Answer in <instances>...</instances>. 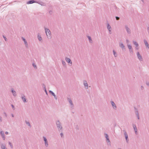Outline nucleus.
I'll list each match as a JSON object with an SVG mask.
<instances>
[{
    "instance_id": "1",
    "label": "nucleus",
    "mask_w": 149,
    "mask_h": 149,
    "mask_svg": "<svg viewBox=\"0 0 149 149\" xmlns=\"http://www.w3.org/2000/svg\"><path fill=\"white\" fill-rule=\"evenodd\" d=\"M56 124L58 131L60 132H62L63 129L60 121L59 120L56 121Z\"/></svg>"
},
{
    "instance_id": "2",
    "label": "nucleus",
    "mask_w": 149,
    "mask_h": 149,
    "mask_svg": "<svg viewBox=\"0 0 149 149\" xmlns=\"http://www.w3.org/2000/svg\"><path fill=\"white\" fill-rule=\"evenodd\" d=\"M46 35L48 39H51L52 38L51 32L49 29L44 28Z\"/></svg>"
},
{
    "instance_id": "3",
    "label": "nucleus",
    "mask_w": 149,
    "mask_h": 149,
    "mask_svg": "<svg viewBox=\"0 0 149 149\" xmlns=\"http://www.w3.org/2000/svg\"><path fill=\"white\" fill-rule=\"evenodd\" d=\"M68 101L69 103L70 104V107L72 109H73L74 107V105L72 101L70 98L68 97L67 98Z\"/></svg>"
},
{
    "instance_id": "4",
    "label": "nucleus",
    "mask_w": 149,
    "mask_h": 149,
    "mask_svg": "<svg viewBox=\"0 0 149 149\" xmlns=\"http://www.w3.org/2000/svg\"><path fill=\"white\" fill-rule=\"evenodd\" d=\"M43 140L45 142V146L46 147H48L49 146V144H48L47 140L46 138L45 137L43 136Z\"/></svg>"
},
{
    "instance_id": "5",
    "label": "nucleus",
    "mask_w": 149,
    "mask_h": 149,
    "mask_svg": "<svg viewBox=\"0 0 149 149\" xmlns=\"http://www.w3.org/2000/svg\"><path fill=\"white\" fill-rule=\"evenodd\" d=\"M119 47L122 49L123 50H125V48L122 42H120L119 43Z\"/></svg>"
},
{
    "instance_id": "6",
    "label": "nucleus",
    "mask_w": 149,
    "mask_h": 149,
    "mask_svg": "<svg viewBox=\"0 0 149 149\" xmlns=\"http://www.w3.org/2000/svg\"><path fill=\"white\" fill-rule=\"evenodd\" d=\"M136 55L138 58L139 59L140 61H143V58L141 56L140 54L138 52L136 53Z\"/></svg>"
},
{
    "instance_id": "7",
    "label": "nucleus",
    "mask_w": 149,
    "mask_h": 149,
    "mask_svg": "<svg viewBox=\"0 0 149 149\" xmlns=\"http://www.w3.org/2000/svg\"><path fill=\"white\" fill-rule=\"evenodd\" d=\"M125 28L127 33L128 34H131V31L130 29L128 27L127 25H126L125 26Z\"/></svg>"
},
{
    "instance_id": "8",
    "label": "nucleus",
    "mask_w": 149,
    "mask_h": 149,
    "mask_svg": "<svg viewBox=\"0 0 149 149\" xmlns=\"http://www.w3.org/2000/svg\"><path fill=\"white\" fill-rule=\"evenodd\" d=\"M143 41L146 48L148 49H149V45L147 41L146 40L144 39Z\"/></svg>"
},
{
    "instance_id": "9",
    "label": "nucleus",
    "mask_w": 149,
    "mask_h": 149,
    "mask_svg": "<svg viewBox=\"0 0 149 149\" xmlns=\"http://www.w3.org/2000/svg\"><path fill=\"white\" fill-rule=\"evenodd\" d=\"M132 125L135 133L136 134H137V129L136 128V125L134 124H132Z\"/></svg>"
},
{
    "instance_id": "10",
    "label": "nucleus",
    "mask_w": 149,
    "mask_h": 149,
    "mask_svg": "<svg viewBox=\"0 0 149 149\" xmlns=\"http://www.w3.org/2000/svg\"><path fill=\"white\" fill-rule=\"evenodd\" d=\"M65 59L66 61L68 63L70 64L71 65L72 64V62L70 59L67 57H66Z\"/></svg>"
},
{
    "instance_id": "11",
    "label": "nucleus",
    "mask_w": 149,
    "mask_h": 149,
    "mask_svg": "<svg viewBox=\"0 0 149 149\" xmlns=\"http://www.w3.org/2000/svg\"><path fill=\"white\" fill-rule=\"evenodd\" d=\"M83 83L85 88L86 89H88V86L87 81L86 80H84L83 81Z\"/></svg>"
},
{
    "instance_id": "12",
    "label": "nucleus",
    "mask_w": 149,
    "mask_h": 149,
    "mask_svg": "<svg viewBox=\"0 0 149 149\" xmlns=\"http://www.w3.org/2000/svg\"><path fill=\"white\" fill-rule=\"evenodd\" d=\"M35 3H38V2H37V1H35L34 0H30L27 2L26 3L27 4H31Z\"/></svg>"
},
{
    "instance_id": "13",
    "label": "nucleus",
    "mask_w": 149,
    "mask_h": 149,
    "mask_svg": "<svg viewBox=\"0 0 149 149\" xmlns=\"http://www.w3.org/2000/svg\"><path fill=\"white\" fill-rule=\"evenodd\" d=\"M0 133L3 140H5V137L4 132L3 131H1L0 132Z\"/></svg>"
},
{
    "instance_id": "14",
    "label": "nucleus",
    "mask_w": 149,
    "mask_h": 149,
    "mask_svg": "<svg viewBox=\"0 0 149 149\" xmlns=\"http://www.w3.org/2000/svg\"><path fill=\"white\" fill-rule=\"evenodd\" d=\"M111 103L113 109H116L117 108V106L114 102L113 101H111Z\"/></svg>"
},
{
    "instance_id": "15",
    "label": "nucleus",
    "mask_w": 149,
    "mask_h": 149,
    "mask_svg": "<svg viewBox=\"0 0 149 149\" xmlns=\"http://www.w3.org/2000/svg\"><path fill=\"white\" fill-rule=\"evenodd\" d=\"M21 98L22 100H23V102H27L26 99L25 98V96L23 94L22 95Z\"/></svg>"
},
{
    "instance_id": "16",
    "label": "nucleus",
    "mask_w": 149,
    "mask_h": 149,
    "mask_svg": "<svg viewBox=\"0 0 149 149\" xmlns=\"http://www.w3.org/2000/svg\"><path fill=\"white\" fill-rule=\"evenodd\" d=\"M23 40L24 42V43L26 46V47H28V45L27 43V42L26 40V39L24 38L23 37H22L21 38Z\"/></svg>"
},
{
    "instance_id": "17",
    "label": "nucleus",
    "mask_w": 149,
    "mask_h": 149,
    "mask_svg": "<svg viewBox=\"0 0 149 149\" xmlns=\"http://www.w3.org/2000/svg\"><path fill=\"white\" fill-rule=\"evenodd\" d=\"M1 149H5L7 148L6 147L5 144H1Z\"/></svg>"
},
{
    "instance_id": "18",
    "label": "nucleus",
    "mask_w": 149,
    "mask_h": 149,
    "mask_svg": "<svg viewBox=\"0 0 149 149\" xmlns=\"http://www.w3.org/2000/svg\"><path fill=\"white\" fill-rule=\"evenodd\" d=\"M11 92L14 96L16 97V92L15 91L13 90V89L11 90Z\"/></svg>"
},
{
    "instance_id": "19",
    "label": "nucleus",
    "mask_w": 149,
    "mask_h": 149,
    "mask_svg": "<svg viewBox=\"0 0 149 149\" xmlns=\"http://www.w3.org/2000/svg\"><path fill=\"white\" fill-rule=\"evenodd\" d=\"M87 38H88L89 42L90 43H92L93 42V40L91 39V37L89 36H87Z\"/></svg>"
},
{
    "instance_id": "20",
    "label": "nucleus",
    "mask_w": 149,
    "mask_h": 149,
    "mask_svg": "<svg viewBox=\"0 0 149 149\" xmlns=\"http://www.w3.org/2000/svg\"><path fill=\"white\" fill-rule=\"evenodd\" d=\"M133 43L134 45L136 47H138L139 46V44H138L135 41H133Z\"/></svg>"
},
{
    "instance_id": "21",
    "label": "nucleus",
    "mask_w": 149,
    "mask_h": 149,
    "mask_svg": "<svg viewBox=\"0 0 149 149\" xmlns=\"http://www.w3.org/2000/svg\"><path fill=\"white\" fill-rule=\"evenodd\" d=\"M107 28L108 30L111 29V27L108 23L107 24Z\"/></svg>"
},
{
    "instance_id": "22",
    "label": "nucleus",
    "mask_w": 149,
    "mask_h": 149,
    "mask_svg": "<svg viewBox=\"0 0 149 149\" xmlns=\"http://www.w3.org/2000/svg\"><path fill=\"white\" fill-rule=\"evenodd\" d=\"M38 38L40 41H41L42 40V38L40 35L38 34Z\"/></svg>"
},
{
    "instance_id": "23",
    "label": "nucleus",
    "mask_w": 149,
    "mask_h": 149,
    "mask_svg": "<svg viewBox=\"0 0 149 149\" xmlns=\"http://www.w3.org/2000/svg\"><path fill=\"white\" fill-rule=\"evenodd\" d=\"M123 131L124 132V135L125 137L128 136L127 134V132L125 130H123Z\"/></svg>"
},
{
    "instance_id": "24",
    "label": "nucleus",
    "mask_w": 149,
    "mask_h": 149,
    "mask_svg": "<svg viewBox=\"0 0 149 149\" xmlns=\"http://www.w3.org/2000/svg\"><path fill=\"white\" fill-rule=\"evenodd\" d=\"M25 122L26 123L27 125H28L30 127H31V125L29 122L27 121L26 120H25Z\"/></svg>"
},
{
    "instance_id": "25",
    "label": "nucleus",
    "mask_w": 149,
    "mask_h": 149,
    "mask_svg": "<svg viewBox=\"0 0 149 149\" xmlns=\"http://www.w3.org/2000/svg\"><path fill=\"white\" fill-rule=\"evenodd\" d=\"M113 52L114 56L115 57H116L117 56V54L116 53V52L114 50H113Z\"/></svg>"
},
{
    "instance_id": "26",
    "label": "nucleus",
    "mask_w": 149,
    "mask_h": 149,
    "mask_svg": "<svg viewBox=\"0 0 149 149\" xmlns=\"http://www.w3.org/2000/svg\"><path fill=\"white\" fill-rule=\"evenodd\" d=\"M136 115L138 119H139V113L137 111L136 112Z\"/></svg>"
},
{
    "instance_id": "27",
    "label": "nucleus",
    "mask_w": 149,
    "mask_h": 149,
    "mask_svg": "<svg viewBox=\"0 0 149 149\" xmlns=\"http://www.w3.org/2000/svg\"><path fill=\"white\" fill-rule=\"evenodd\" d=\"M62 64L63 65V66H64V67H66V63L65 62V61H64L63 60H62Z\"/></svg>"
},
{
    "instance_id": "28",
    "label": "nucleus",
    "mask_w": 149,
    "mask_h": 149,
    "mask_svg": "<svg viewBox=\"0 0 149 149\" xmlns=\"http://www.w3.org/2000/svg\"><path fill=\"white\" fill-rule=\"evenodd\" d=\"M106 141H107V143H109V145H111V142L109 139L107 138L106 139Z\"/></svg>"
},
{
    "instance_id": "29",
    "label": "nucleus",
    "mask_w": 149,
    "mask_h": 149,
    "mask_svg": "<svg viewBox=\"0 0 149 149\" xmlns=\"http://www.w3.org/2000/svg\"><path fill=\"white\" fill-rule=\"evenodd\" d=\"M125 139L127 143H128L129 141L128 138V136H125Z\"/></svg>"
},
{
    "instance_id": "30",
    "label": "nucleus",
    "mask_w": 149,
    "mask_h": 149,
    "mask_svg": "<svg viewBox=\"0 0 149 149\" xmlns=\"http://www.w3.org/2000/svg\"><path fill=\"white\" fill-rule=\"evenodd\" d=\"M127 47L129 49H132V46L129 45H127Z\"/></svg>"
},
{
    "instance_id": "31",
    "label": "nucleus",
    "mask_w": 149,
    "mask_h": 149,
    "mask_svg": "<svg viewBox=\"0 0 149 149\" xmlns=\"http://www.w3.org/2000/svg\"><path fill=\"white\" fill-rule=\"evenodd\" d=\"M104 135L105 137L106 138V139H107H107L109 138V136L107 134L104 133Z\"/></svg>"
},
{
    "instance_id": "32",
    "label": "nucleus",
    "mask_w": 149,
    "mask_h": 149,
    "mask_svg": "<svg viewBox=\"0 0 149 149\" xmlns=\"http://www.w3.org/2000/svg\"><path fill=\"white\" fill-rule=\"evenodd\" d=\"M8 144L10 145L11 148H13V145L10 142V141H9L8 142Z\"/></svg>"
},
{
    "instance_id": "33",
    "label": "nucleus",
    "mask_w": 149,
    "mask_h": 149,
    "mask_svg": "<svg viewBox=\"0 0 149 149\" xmlns=\"http://www.w3.org/2000/svg\"><path fill=\"white\" fill-rule=\"evenodd\" d=\"M32 65L33 67L35 69H36L37 68V66L36 64L34 63H33L32 64Z\"/></svg>"
},
{
    "instance_id": "34",
    "label": "nucleus",
    "mask_w": 149,
    "mask_h": 149,
    "mask_svg": "<svg viewBox=\"0 0 149 149\" xmlns=\"http://www.w3.org/2000/svg\"><path fill=\"white\" fill-rule=\"evenodd\" d=\"M49 93H51L52 95H54V94H55L54 93L51 91H49Z\"/></svg>"
},
{
    "instance_id": "35",
    "label": "nucleus",
    "mask_w": 149,
    "mask_h": 149,
    "mask_svg": "<svg viewBox=\"0 0 149 149\" xmlns=\"http://www.w3.org/2000/svg\"><path fill=\"white\" fill-rule=\"evenodd\" d=\"M129 51L131 54H132L133 53V49H129Z\"/></svg>"
},
{
    "instance_id": "36",
    "label": "nucleus",
    "mask_w": 149,
    "mask_h": 149,
    "mask_svg": "<svg viewBox=\"0 0 149 149\" xmlns=\"http://www.w3.org/2000/svg\"><path fill=\"white\" fill-rule=\"evenodd\" d=\"M44 90H45V92L46 93V94L47 95L48 94L47 93V90H46L45 86H44Z\"/></svg>"
},
{
    "instance_id": "37",
    "label": "nucleus",
    "mask_w": 149,
    "mask_h": 149,
    "mask_svg": "<svg viewBox=\"0 0 149 149\" xmlns=\"http://www.w3.org/2000/svg\"><path fill=\"white\" fill-rule=\"evenodd\" d=\"M115 17L116 20H119L120 19V18L117 16H116Z\"/></svg>"
},
{
    "instance_id": "38",
    "label": "nucleus",
    "mask_w": 149,
    "mask_h": 149,
    "mask_svg": "<svg viewBox=\"0 0 149 149\" xmlns=\"http://www.w3.org/2000/svg\"><path fill=\"white\" fill-rule=\"evenodd\" d=\"M3 37L4 38V39L6 41H7V38L6 37H5L4 36H3Z\"/></svg>"
},
{
    "instance_id": "39",
    "label": "nucleus",
    "mask_w": 149,
    "mask_h": 149,
    "mask_svg": "<svg viewBox=\"0 0 149 149\" xmlns=\"http://www.w3.org/2000/svg\"><path fill=\"white\" fill-rule=\"evenodd\" d=\"M53 96H54V98L56 100L57 99V97L56 95H55V94H54V95H53Z\"/></svg>"
},
{
    "instance_id": "40",
    "label": "nucleus",
    "mask_w": 149,
    "mask_h": 149,
    "mask_svg": "<svg viewBox=\"0 0 149 149\" xmlns=\"http://www.w3.org/2000/svg\"><path fill=\"white\" fill-rule=\"evenodd\" d=\"M60 135L62 137L63 136V134L62 132L60 134Z\"/></svg>"
},
{
    "instance_id": "41",
    "label": "nucleus",
    "mask_w": 149,
    "mask_h": 149,
    "mask_svg": "<svg viewBox=\"0 0 149 149\" xmlns=\"http://www.w3.org/2000/svg\"><path fill=\"white\" fill-rule=\"evenodd\" d=\"M75 128L77 130L79 129V127L78 125H76L75 126Z\"/></svg>"
},
{
    "instance_id": "42",
    "label": "nucleus",
    "mask_w": 149,
    "mask_h": 149,
    "mask_svg": "<svg viewBox=\"0 0 149 149\" xmlns=\"http://www.w3.org/2000/svg\"><path fill=\"white\" fill-rule=\"evenodd\" d=\"M11 107H12V108H13V109L15 110V108L13 104H11Z\"/></svg>"
},
{
    "instance_id": "43",
    "label": "nucleus",
    "mask_w": 149,
    "mask_h": 149,
    "mask_svg": "<svg viewBox=\"0 0 149 149\" xmlns=\"http://www.w3.org/2000/svg\"><path fill=\"white\" fill-rule=\"evenodd\" d=\"M109 30V34H111V29L109 30Z\"/></svg>"
},
{
    "instance_id": "44",
    "label": "nucleus",
    "mask_w": 149,
    "mask_h": 149,
    "mask_svg": "<svg viewBox=\"0 0 149 149\" xmlns=\"http://www.w3.org/2000/svg\"><path fill=\"white\" fill-rule=\"evenodd\" d=\"M2 121V118L0 116V122H1Z\"/></svg>"
},
{
    "instance_id": "45",
    "label": "nucleus",
    "mask_w": 149,
    "mask_h": 149,
    "mask_svg": "<svg viewBox=\"0 0 149 149\" xmlns=\"http://www.w3.org/2000/svg\"><path fill=\"white\" fill-rule=\"evenodd\" d=\"M135 49H136V50H138L139 49V48L138 47H136Z\"/></svg>"
},
{
    "instance_id": "46",
    "label": "nucleus",
    "mask_w": 149,
    "mask_h": 149,
    "mask_svg": "<svg viewBox=\"0 0 149 149\" xmlns=\"http://www.w3.org/2000/svg\"><path fill=\"white\" fill-rule=\"evenodd\" d=\"M126 42H127V43H128L129 42V40H128L127 39V40H126Z\"/></svg>"
},
{
    "instance_id": "47",
    "label": "nucleus",
    "mask_w": 149,
    "mask_h": 149,
    "mask_svg": "<svg viewBox=\"0 0 149 149\" xmlns=\"http://www.w3.org/2000/svg\"><path fill=\"white\" fill-rule=\"evenodd\" d=\"M147 30H148V32L149 33V27H148V28H147Z\"/></svg>"
},
{
    "instance_id": "48",
    "label": "nucleus",
    "mask_w": 149,
    "mask_h": 149,
    "mask_svg": "<svg viewBox=\"0 0 149 149\" xmlns=\"http://www.w3.org/2000/svg\"><path fill=\"white\" fill-rule=\"evenodd\" d=\"M141 90H143L144 88V87L143 86H141Z\"/></svg>"
},
{
    "instance_id": "49",
    "label": "nucleus",
    "mask_w": 149,
    "mask_h": 149,
    "mask_svg": "<svg viewBox=\"0 0 149 149\" xmlns=\"http://www.w3.org/2000/svg\"><path fill=\"white\" fill-rule=\"evenodd\" d=\"M5 133L7 135L8 134V132H6Z\"/></svg>"
},
{
    "instance_id": "50",
    "label": "nucleus",
    "mask_w": 149,
    "mask_h": 149,
    "mask_svg": "<svg viewBox=\"0 0 149 149\" xmlns=\"http://www.w3.org/2000/svg\"><path fill=\"white\" fill-rule=\"evenodd\" d=\"M42 87L44 88V86H45V84H42Z\"/></svg>"
},
{
    "instance_id": "51",
    "label": "nucleus",
    "mask_w": 149,
    "mask_h": 149,
    "mask_svg": "<svg viewBox=\"0 0 149 149\" xmlns=\"http://www.w3.org/2000/svg\"><path fill=\"white\" fill-rule=\"evenodd\" d=\"M4 114L5 115V116L6 117L7 116V115L6 114V113L5 112H4Z\"/></svg>"
},
{
    "instance_id": "52",
    "label": "nucleus",
    "mask_w": 149,
    "mask_h": 149,
    "mask_svg": "<svg viewBox=\"0 0 149 149\" xmlns=\"http://www.w3.org/2000/svg\"><path fill=\"white\" fill-rule=\"evenodd\" d=\"M11 115L13 117H14V115L13 114H11Z\"/></svg>"
},
{
    "instance_id": "53",
    "label": "nucleus",
    "mask_w": 149,
    "mask_h": 149,
    "mask_svg": "<svg viewBox=\"0 0 149 149\" xmlns=\"http://www.w3.org/2000/svg\"><path fill=\"white\" fill-rule=\"evenodd\" d=\"M42 2H40V3H39V4H41V5H42Z\"/></svg>"
},
{
    "instance_id": "54",
    "label": "nucleus",
    "mask_w": 149,
    "mask_h": 149,
    "mask_svg": "<svg viewBox=\"0 0 149 149\" xmlns=\"http://www.w3.org/2000/svg\"><path fill=\"white\" fill-rule=\"evenodd\" d=\"M52 13V11H51L49 12V13H50L51 14V13Z\"/></svg>"
},
{
    "instance_id": "55",
    "label": "nucleus",
    "mask_w": 149,
    "mask_h": 149,
    "mask_svg": "<svg viewBox=\"0 0 149 149\" xmlns=\"http://www.w3.org/2000/svg\"><path fill=\"white\" fill-rule=\"evenodd\" d=\"M118 149H121L120 148H119Z\"/></svg>"
},
{
    "instance_id": "56",
    "label": "nucleus",
    "mask_w": 149,
    "mask_h": 149,
    "mask_svg": "<svg viewBox=\"0 0 149 149\" xmlns=\"http://www.w3.org/2000/svg\"><path fill=\"white\" fill-rule=\"evenodd\" d=\"M142 1L143 2V0H142Z\"/></svg>"
},
{
    "instance_id": "57",
    "label": "nucleus",
    "mask_w": 149,
    "mask_h": 149,
    "mask_svg": "<svg viewBox=\"0 0 149 149\" xmlns=\"http://www.w3.org/2000/svg\"><path fill=\"white\" fill-rule=\"evenodd\" d=\"M5 149H7V148H5Z\"/></svg>"
}]
</instances>
